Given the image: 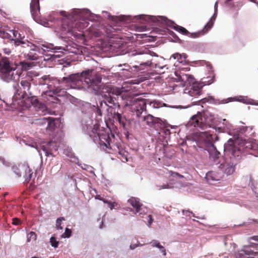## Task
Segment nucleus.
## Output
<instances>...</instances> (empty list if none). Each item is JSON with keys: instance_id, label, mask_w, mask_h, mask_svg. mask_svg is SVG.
<instances>
[{"instance_id": "f257e3e1", "label": "nucleus", "mask_w": 258, "mask_h": 258, "mask_svg": "<svg viewBox=\"0 0 258 258\" xmlns=\"http://www.w3.org/2000/svg\"><path fill=\"white\" fill-rule=\"evenodd\" d=\"M102 78L100 75L93 70L82 72L81 74L76 73L63 77L61 82L66 83L71 88H81L84 87V83L88 86L97 87L100 86Z\"/></svg>"}, {"instance_id": "f03ea898", "label": "nucleus", "mask_w": 258, "mask_h": 258, "mask_svg": "<svg viewBox=\"0 0 258 258\" xmlns=\"http://www.w3.org/2000/svg\"><path fill=\"white\" fill-rule=\"evenodd\" d=\"M32 80L30 78L21 80L20 84L15 87L16 92L13 98V101L18 99L28 98L31 99L34 104H37L38 103L37 97L40 94V92L36 86L32 87L31 84Z\"/></svg>"}, {"instance_id": "7ed1b4c3", "label": "nucleus", "mask_w": 258, "mask_h": 258, "mask_svg": "<svg viewBox=\"0 0 258 258\" xmlns=\"http://www.w3.org/2000/svg\"><path fill=\"white\" fill-rule=\"evenodd\" d=\"M87 134L93 141L99 144L101 148L105 151L111 149V139L109 135L105 131L101 130L98 124L90 127L87 130Z\"/></svg>"}, {"instance_id": "20e7f679", "label": "nucleus", "mask_w": 258, "mask_h": 258, "mask_svg": "<svg viewBox=\"0 0 258 258\" xmlns=\"http://www.w3.org/2000/svg\"><path fill=\"white\" fill-rule=\"evenodd\" d=\"M214 121L215 118L213 116H208L205 113L202 114L198 112L190 118L187 124L189 126H194L204 130L211 127L215 128Z\"/></svg>"}, {"instance_id": "39448f33", "label": "nucleus", "mask_w": 258, "mask_h": 258, "mask_svg": "<svg viewBox=\"0 0 258 258\" xmlns=\"http://www.w3.org/2000/svg\"><path fill=\"white\" fill-rule=\"evenodd\" d=\"M163 20L165 24H167L169 26L173 28L175 30L180 32L183 35H187L189 37L192 38L199 37L201 35H203L207 33L212 28L214 24V22L212 18L204 26V28L201 31L197 33H190L185 28L183 27L177 25L173 21H170L165 18H164Z\"/></svg>"}, {"instance_id": "423d86ee", "label": "nucleus", "mask_w": 258, "mask_h": 258, "mask_svg": "<svg viewBox=\"0 0 258 258\" xmlns=\"http://www.w3.org/2000/svg\"><path fill=\"white\" fill-rule=\"evenodd\" d=\"M88 26L87 22H64L62 24V31L64 34L70 33L77 38H80L82 34L77 31L82 32L83 29Z\"/></svg>"}, {"instance_id": "0eeeda50", "label": "nucleus", "mask_w": 258, "mask_h": 258, "mask_svg": "<svg viewBox=\"0 0 258 258\" xmlns=\"http://www.w3.org/2000/svg\"><path fill=\"white\" fill-rule=\"evenodd\" d=\"M105 92L106 94L102 95L106 103L110 108L119 107V103L117 101L118 96H119L121 91L119 88L115 87L106 88Z\"/></svg>"}, {"instance_id": "6e6552de", "label": "nucleus", "mask_w": 258, "mask_h": 258, "mask_svg": "<svg viewBox=\"0 0 258 258\" xmlns=\"http://www.w3.org/2000/svg\"><path fill=\"white\" fill-rule=\"evenodd\" d=\"M202 137L205 138L206 142H208L211 145V148L209 150L210 159L218 164L217 163V160L220 156V153L217 151L213 143L218 140V137L216 134L211 133V131H206L202 133Z\"/></svg>"}, {"instance_id": "1a4fd4ad", "label": "nucleus", "mask_w": 258, "mask_h": 258, "mask_svg": "<svg viewBox=\"0 0 258 258\" xmlns=\"http://www.w3.org/2000/svg\"><path fill=\"white\" fill-rule=\"evenodd\" d=\"M135 63L136 64L134 67L143 72L148 70L154 64L152 61V57L147 53L138 54L136 58Z\"/></svg>"}, {"instance_id": "9d476101", "label": "nucleus", "mask_w": 258, "mask_h": 258, "mask_svg": "<svg viewBox=\"0 0 258 258\" xmlns=\"http://www.w3.org/2000/svg\"><path fill=\"white\" fill-rule=\"evenodd\" d=\"M127 105L131 106L132 111L136 112L138 117H142V113L146 111V100L145 99L133 98Z\"/></svg>"}, {"instance_id": "9b49d317", "label": "nucleus", "mask_w": 258, "mask_h": 258, "mask_svg": "<svg viewBox=\"0 0 258 258\" xmlns=\"http://www.w3.org/2000/svg\"><path fill=\"white\" fill-rule=\"evenodd\" d=\"M235 157L230 156L229 158L223 159L218 166L219 170L222 174L231 175L235 171V165L236 163L234 161Z\"/></svg>"}, {"instance_id": "f8f14e48", "label": "nucleus", "mask_w": 258, "mask_h": 258, "mask_svg": "<svg viewBox=\"0 0 258 258\" xmlns=\"http://www.w3.org/2000/svg\"><path fill=\"white\" fill-rule=\"evenodd\" d=\"M235 157L230 156L229 158L223 159L218 166L219 170L222 174L231 175L235 171V165L236 163L234 161Z\"/></svg>"}, {"instance_id": "ddd939ff", "label": "nucleus", "mask_w": 258, "mask_h": 258, "mask_svg": "<svg viewBox=\"0 0 258 258\" xmlns=\"http://www.w3.org/2000/svg\"><path fill=\"white\" fill-rule=\"evenodd\" d=\"M141 121H145L146 124L151 127L156 128L161 125L162 120L158 117H155L152 115L148 114L145 116H142V117H139Z\"/></svg>"}, {"instance_id": "4468645a", "label": "nucleus", "mask_w": 258, "mask_h": 258, "mask_svg": "<svg viewBox=\"0 0 258 258\" xmlns=\"http://www.w3.org/2000/svg\"><path fill=\"white\" fill-rule=\"evenodd\" d=\"M58 148L57 143L53 141H50L41 147V150L44 152L46 156H54V153L57 151Z\"/></svg>"}, {"instance_id": "2eb2a0df", "label": "nucleus", "mask_w": 258, "mask_h": 258, "mask_svg": "<svg viewBox=\"0 0 258 258\" xmlns=\"http://www.w3.org/2000/svg\"><path fill=\"white\" fill-rule=\"evenodd\" d=\"M15 37L14 43L16 46H21L22 47H30L32 43L27 40H24V37H21L20 34L18 31L13 30L11 31Z\"/></svg>"}, {"instance_id": "dca6fc26", "label": "nucleus", "mask_w": 258, "mask_h": 258, "mask_svg": "<svg viewBox=\"0 0 258 258\" xmlns=\"http://www.w3.org/2000/svg\"><path fill=\"white\" fill-rule=\"evenodd\" d=\"M224 150L228 151L233 157H239L240 152L239 149L234 146V140L230 139L225 144Z\"/></svg>"}, {"instance_id": "f3484780", "label": "nucleus", "mask_w": 258, "mask_h": 258, "mask_svg": "<svg viewBox=\"0 0 258 258\" xmlns=\"http://www.w3.org/2000/svg\"><path fill=\"white\" fill-rule=\"evenodd\" d=\"M15 171L17 172V170L23 171L22 175L27 182H29L32 177L33 172L27 165H19L18 168H15Z\"/></svg>"}, {"instance_id": "a211bd4d", "label": "nucleus", "mask_w": 258, "mask_h": 258, "mask_svg": "<svg viewBox=\"0 0 258 258\" xmlns=\"http://www.w3.org/2000/svg\"><path fill=\"white\" fill-rule=\"evenodd\" d=\"M13 67L14 65L10 62L8 58L3 57L0 54V72L5 74Z\"/></svg>"}, {"instance_id": "6ab92c4d", "label": "nucleus", "mask_w": 258, "mask_h": 258, "mask_svg": "<svg viewBox=\"0 0 258 258\" xmlns=\"http://www.w3.org/2000/svg\"><path fill=\"white\" fill-rule=\"evenodd\" d=\"M40 124H46L47 130H52L55 127V120L52 117H43L38 120Z\"/></svg>"}, {"instance_id": "aec40b11", "label": "nucleus", "mask_w": 258, "mask_h": 258, "mask_svg": "<svg viewBox=\"0 0 258 258\" xmlns=\"http://www.w3.org/2000/svg\"><path fill=\"white\" fill-rule=\"evenodd\" d=\"M223 175L221 171L220 172L215 171H209L206 174V178L210 183L212 184V182L214 181H218L223 177Z\"/></svg>"}, {"instance_id": "412c9836", "label": "nucleus", "mask_w": 258, "mask_h": 258, "mask_svg": "<svg viewBox=\"0 0 258 258\" xmlns=\"http://www.w3.org/2000/svg\"><path fill=\"white\" fill-rule=\"evenodd\" d=\"M41 96L45 102L49 101L54 103L55 102V101L57 100L56 96V93L52 90H48L43 92L42 93Z\"/></svg>"}, {"instance_id": "4be33fe9", "label": "nucleus", "mask_w": 258, "mask_h": 258, "mask_svg": "<svg viewBox=\"0 0 258 258\" xmlns=\"http://www.w3.org/2000/svg\"><path fill=\"white\" fill-rule=\"evenodd\" d=\"M30 10L34 19L38 16L40 10L39 0H32L30 3Z\"/></svg>"}, {"instance_id": "5701e85b", "label": "nucleus", "mask_w": 258, "mask_h": 258, "mask_svg": "<svg viewBox=\"0 0 258 258\" xmlns=\"http://www.w3.org/2000/svg\"><path fill=\"white\" fill-rule=\"evenodd\" d=\"M203 86L199 83H193L190 90L189 91V94L191 96L197 97L201 95Z\"/></svg>"}, {"instance_id": "b1692460", "label": "nucleus", "mask_w": 258, "mask_h": 258, "mask_svg": "<svg viewBox=\"0 0 258 258\" xmlns=\"http://www.w3.org/2000/svg\"><path fill=\"white\" fill-rule=\"evenodd\" d=\"M128 202L136 209V213H140L142 204L140 203L139 199L132 197L128 199Z\"/></svg>"}, {"instance_id": "393cba45", "label": "nucleus", "mask_w": 258, "mask_h": 258, "mask_svg": "<svg viewBox=\"0 0 258 258\" xmlns=\"http://www.w3.org/2000/svg\"><path fill=\"white\" fill-rule=\"evenodd\" d=\"M14 66H15V67H13L9 71H8V72H6L5 74V76L9 80H16L19 77V75L17 73H15V70L16 68V67L17 66V64L15 63Z\"/></svg>"}, {"instance_id": "a878e982", "label": "nucleus", "mask_w": 258, "mask_h": 258, "mask_svg": "<svg viewBox=\"0 0 258 258\" xmlns=\"http://www.w3.org/2000/svg\"><path fill=\"white\" fill-rule=\"evenodd\" d=\"M152 68H155V71L158 74H164L165 72V70L168 69L166 64H163L160 62L154 64Z\"/></svg>"}, {"instance_id": "bb28decb", "label": "nucleus", "mask_w": 258, "mask_h": 258, "mask_svg": "<svg viewBox=\"0 0 258 258\" xmlns=\"http://www.w3.org/2000/svg\"><path fill=\"white\" fill-rule=\"evenodd\" d=\"M25 58L30 60H36L39 58V55L35 49H32L28 53L24 54Z\"/></svg>"}, {"instance_id": "cd10ccee", "label": "nucleus", "mask_w": 258, "mask_h": 258, "mask_svg": "<svg viewBox=\"0 0 258 258\" xmlns=\"http://www.w3.org/2000/svg\"><path fill=\"white\" fill-rule=\"evenodd\" d=\"M49 77L47 76H44L40 78H38L37 80H36V83L37 85H42L45 84L49 85Z\"/></svg>"}, {"instance_id": "c85d7f7f", "label": "nucleus", "mask_w": 258, "mask_h": 258, "mask_svg": "<svg viewBox=\"0 0 258 258\" xmlns=\"http://www.w3.org/2000/svg\"><path fill=\"white\" fill-rule=\"evenodd\" d=\"M114 117L119 122V123L122 125L123 127H125V118L124 117H122L121 114L117 112L115 113L114 115Z\"/></svg>"}, {"instance_id": "c756f323", "label": "nucleus", "mask_w": 258, "mask_h": 258, "mask_svg": "<svg viewBox=\"0 0 258 258\" xmlns=\"http://www.w3.org/2000/svg\"><path fill=\"white\" fill-rule=\"evenodd\" d=\"M0 37H2L4 39H9L13 41H14L15 40V39L12 38L11 35L9 33L2 29H0Z\"/></svg>"}, {"instance_id": "7c9ffc66", "label": "nucleus", "mask_w": 258, "mask_h": 258, "mask_svg": "<svg viewBox=\"0 0 258 258\" xmlns=\"http://www.w3.org/2000/svg\"><path fill=\"white\" fill-rule=\"evenodd\" d=\"M65 219L64 217H61L57 219L56 221V228L57 230H62L63 227L61 226V222L64 221Z\"/></svg>"}, {"instance_id": "2f4dec72", "label": "nucleus", "mask_w": 258, "mask_h": 258, "mask_svg": "<svg viewBox=\"0 0 258 258\" xmlns=\"http://www.w3.org/2000/svg\"><path fill=\"white\" fill-rule=\"evenodd\" d=\"M20 64L22 66V67L23 69L25 70H27L29 69L30 68L32 67V64H33V62H28L26 61H20Z\"/></svg>"}, {"instance_id": "473e14b6", "label": "nucleus", "mask_w": 258, "mask_h": 258, "mask_svg": "<svg viewBox=\"0 0 258 258\" xmlns=\"http://www.w3.org/2000/svg\"><path fill=\"white\" fill-rule=\"evenodd\" d=\"M37 238V235L36 233L33 232H30L27 236V241L30 242L31 240H35Z\"/></svg>"}, {"instance_id": "72a5a7b5", "label": "nucleus", "mask_w": 258, "mask_h": 258, "mask_svg": "<svg viewBox=\"0 0 258 258\" xmlns=\"http://www.w3.org/2000/svg\"><path fill=\"white\" fill-rule=\"evenodd\" d=\"M72 235V230L68 228H66L65 232L61 235L62 238H69Z\"/></svg>"}, {"instance_id": "f704fd0d", "label": "nucleus", "mask_w": 258, "mask_h": 258, "mask_svg": "<svg viewBox=\"0 0 258 258\" xmlns=\"http://www.w3.org/2000/svg\"><path fill=\"white\" fill-rule=\"evenodd\" d=\"M50 242L52 246L56 248L58 245V242L56 240L55 237L52 236L50 239Z\"/></svg>"}, {"instance_id": "c9c22d12", "label": "nucleus", "mask_w": 258, "mask_h": 258, "mask_svg": "<svg viewBox=\"0 0 258 258\" xmlns=\"http://www.w3.org/2000/svg\"><path fill=\"white\" fill-rule=\"evenodd\" d=\"M172 57L174 59H177V61L179 62H180V63H182L183 62L182 60V58L181 57V55H180V53H175L173 54L172 55Z\"/></svg>"}, {"instance_id": "e433bc0d", "label": "nucleus", "mask_w": 258, "mask_h": 258, "mask_svg": "<svg viewBox=\"0 0 258 258\" xmlns=\"http://www.w3.org/2000/svg\"><path fill=\"white\" fill-rule=\"evenodd\" d=\"M119 154L122 157L121 160L124 162H127V153H126L125 151H120L119 152Z\"/></svg>"}, {"instance_id": "4c0bfd02", "label": "nucleus", "mask_w": 258, "mask_h": 258, "mask_svg": "<svg viewBox=\"0 0 258 258\" xmlns=\"http://www.w3.org/2000/svg\"><path fill=\"white\" fill-rule=\"evenodd\" d=\"M151 243L153 247H157L159 249L163 248V246H162L160 242L157 240H154Z\"/></svg>"}, {"instance_id": "58836bf2", "label": "nucleus", "mask_w": 258, "mask_h": 258, "mask_svg": "<svg viewBox=\"0 0 258 258\" xmlns=\"http://www.w3.org/2000/svg\"><path fill=\"white\" fill-rule=\"evenodd\" d=\"M104 203L107 204L111 210H112L114 208V207L117 205V204L115 202L112 203L111 201H109L106 200H105V201H104Z\"/></svg>"}, {"instance_id": "ea45409f", "label": "nucleus", "mask_w": 258, "mask_h": 258, "mask_svg": "<svg viewBox=\"0 0 258 258\" xmlns=\"http://www.w3.org/2000/svg\"><path fill=\"white\" fill-rule=\"evenodd\" d=\"M207 79H209L208 81H205L204 82L206 83V85H210L214 82V77H209Z\"/></svg>"}, {"instance_id": "a19ab883", "label": "nucleus", "mask_w": 258, "mask_h": 258, "mask_svg": "<svg viewBox=\"0 0 258 258\" xmlns=\"http://www.w3.org/2000/svg\"><path fill=\"white\" fill-rule=\"evenodd\" d=\"M214 7H215V13H214V15L211 18V19L212 18V20L214 22L216 19V13H217V7H218V2H216L215 3Z\"/></svg>"}, {"instance_id": "79ce46f5", "label": "nucleus", "mask_w": 258, "mask_h": 258, "mask_svg": "<svg viewBox=\"0 0 258 258\" xmlns=\"http://www.w3.org/2000/svg\"><path fill=\"white\" fill-rule=\"evenodd\" d=\"M106 106H107V104L106 103L105 100L104 101H101L99 103V105L97 107H99L101 109H104Z\"/></svg>"}, {"instance_id": "37998d69", "label": "nucleus", "mask_w": 258, "mask_h": 258, "mask_svg": "<svg viewBox=\"0 0 258 258\" xmlns=\"http://www.w3.org/2000/svg\"><path fill=\"white\" fill-rule=\"evenodd\" d=\"M19 166H14L13 167V170L14 172V173L18 176V177H21L22 175V172L23 171H20V170H17V172L15 171V168H18Z\"/></svg>"}, {"instance_id": "c03bdc74", "label": "nucleus", "mask_w": 258, "mask_h": 258, "mask_svg": "<svg viewBox=\"0 0 258 258\" xmlns=\"http://www.w3.org/2000/svg\"><path fill=\"white\" fill-rule=\"evenodd\" d=\"M20 223V220L18 218H15L13 219L12 224L15 225H18Z\"/></svg>"}, {"instance_id": "a18cd8bd", "label": "nucleus", "mask_w": 258, "mask_h": 258, "mask_svg": "<svg viewBox=\"0 0 258 258\" xmlns=\"http://www.w3.org/2000/svg\"><path fill=\"white\" fill-rule=\"evenodd\" d=\"M180 55H181V57L182 58V61L183 62L185 61L186 58L187 57V55L185 53L180 54Z\"/></svg>"}, {"instance_id": "49530a36", "label": "nucleus", "mask_w": 258, "mask_h": 258, "mask_svg": "<svg viewBox=\"0 0 258 258\" xmlns=\"http://www.w3.org/2000/svg\"><path fill=\"white\" fill-rule=\"evenodd\" d=\"M96 199H98V200H99L100 201H102L103 202H104V201H105V199L103 198L102 197H101V196L100 195H97L96 196Z\"/></svg>"}, {"instance_id": "de8ad7c7", "label": "nucleus", "mask_w": 258, "mask_h": 258, "mask_svg": "<svg viewBox=\"0 0 258 258\" xmlns=\"http://www.w3.org/2000/svg\"><path fill=\"white\" fill-rule=\"evenodd\" d=\"M160 249L161 250V252L163 253V255L165 256L166 255L165 248L163 246V248H161Z\"/></svg>"}, {"instance_id": "09e8293b", "label": "nucleus", "mask_w": 258, "mask_h": 258, "mask_svg": "<svg viewBox=\"0 0 258 258\" xmlns=\"http://www.w3.org/2000/svg\"><path fill=\"white\" fill-rule=\"evenodd\" d=\"M160 249L161 250V252L163 253V255L165 256L166 255L165 248L163 246V248H161Z\"/></svg>"}, {"instance_id": "8fccbe9b", "label": "nucleus", "mask_w": 258, "mask_h": 258, "mask_svg": "<svg viewBox=\"0 0 258 258\" xmlns=\"http://www.w3.org/2000/svg\"><path fill=\"white\" fill-rule=\"evenodd\" d=\"M185 77L186 80H190V82L192 81L193 77L191 75H185Z\"/></svg>"}, {"instance_id": "3c124183", "label": "nucleus", "mask_w": 258, "mask_h": 258, "mask_svg": "<svg viewBox=\"0 0 258 258\" xmlns=\"http://www.w3.org/2000/svg\"><path fill=\"white\" fill-rule=\"evenodd\" d=\"M102 109H101L99 107H97V112L99 115H100V116L102 115Z\"/></svg>"}, {"instance_id": "603ef678", "label": "nucleus", "mask_w": 258, "mask_h": 258, "mask_svg": "<svg viewBox=\"0 0 258 258\" xmlns=\"http://www.w3.org/2000/svg\"><path fill=\"white\" fill-rule=\"evenodd\" d=\"M148 218H149V224H151L153 222V219L152 217V216L151 215H149L148 216Z\"/></svg>"}, {"instance_id": "864d4df0", "label": "nucleus", "mask_w": 258, "mask_h": 258, "mask_svg": "<svg viewBox=\"0 0 258 258\" xmlns=\"http://www.w3.org/2000/svg\"><path fill=\"white\" fill-rule=\"evenodd\" d=\"M0 161L2 162L3 164H6V161L5 158L2 156H0Z\"/></svg>"}, {"instance_id": "5fc2aeb1", "label": "nucleus", "mask_w": 258, "mask_h": 258, "mask_svg": "<svg viewBox=\"0 0 258 258\" xmlns=\"http://www.w3.org/2000/svg\"><path fill=\"white\" fill-rule=\"evenodd\" d=\"M138 244H131L130 245V248L131 249H134L135 248H136V247H137L138 246Z\"/></svg>"}, {"instance_id": "6e6d98bb", "label": "nucleus", "mask_w": 258, "mask_h": 258, "mask_svg": "<svg viewBox=\"0 0 258 258\" xmlns=\"http://www.w3.org/2000/svg\"><path fill=\"white\" fill-rule=\"evenodd\" d=\"M250 239H253L254 240L258 241V236H253L249 238Z\"/></svg>"}, {"instance_id": "4d7b16f0", "label": "nucleus", "mask_w": 258, "mask_h": 258, "mask_svg": "<svg viewBox=\"0 0 258 258\" xmlns=\"http://www.w3.org/2000/svg\"><path fill=\"white\" fill-rule=\"evenodd\" d=\"M168 184H165L162 186V188H168Z\"/></svg>"}, {"instance_id": "13d9d810", "label": "nucleus", "mask_w": 258, "mask_h": 258, "mask_svg": "<svg viewBox=\"0 0 258 258\" xmlns=\"http://www.w3.org/2000/svg\"><path fill=\"white\" fill-rule=\"evenodd\" d=\"M175 174L176 175H177L178 176L180 177H182V175H181L180 174H179V173H175Z\"/></svg>"}, {"instance_id": "bf43d9fd", "label": "nucleus", "mask_w": 258, "mask_h": 258, "mask_svg": "<svg viewBox=\"0 0 258 258\" xmlns=\"http://www.w3.org/2000/svg\"><path fill=\"white\" fill-rule=\"evenodd\" d=\"M219 130L220 132H223V130L222 128H221V127H219Z\"/></svg>"}, {"instance_id": "052dcab7", "label": "nucleus", "mask_w": 258, "mask_h": 258, "mask_svg": "<svg viewBox=\"0 0 258 258\" xmlns=\"http://www.w3.org/2000/svg\"><path fill=\"white\" fill-rule=\"evenodd\" d=\"M186 212L190 213L192 215L193 217H195V214L192 212H189V211H186Z\"/></svg>"}, {"instance_id": "680f3d73", "label": "nucleus", "mask_w": 258, "mask_h": 258, "mask_svg": "<svg viewBox=\"0 0 258 258\" xmlns=\"http://www.w3.org/2000/svg\"><path fill=\"white\" fill-rule=\"evenodd\" d=\"M250 2L256 3V0H249Z\"/></svg>"}, {"instance_id": "e2e57ef3", "label": "nucleus", "mask_w": 258, "mask_h": 258, "mask_svg": "<svg viewBox=\"0 0 258 258\" xmlns=\"http://www.w3.org/2000/svg\"><path fill=\"white\" fill-rule=\"evenodd\" d=\"M151 104H153V107H155V103L153 102V103H151Z\"/></svg>"}, {"instance_id": "0e129e2a", "label": "nucleus", "mask_w": 258, "mask_h": 258, "mask_svg": "<svg viewBox=\"0 0 258 258\" xmlns=\"http://www.w3.org/2000/svg\"><path fill=\"white\" fill-rule=\"evenodd\" d=\"M223 121H226V120L225 119H224L223 120Z\"/></svg>"}, {"instance_id": "69168bd1", "label": "nucleus", "mask_w": 258, "mask_h": 258, "mask_svg": "<svg viewBox=\"0 0 258 258\" xmlns=\"http://www.w3.org/2000/svg\"><path fill=\"white\" fill-rule=\"evenodd\" d=\"M32 258H38V257H36V256H33V257H32Z\"/></svg>"}, {"instance_id": "338daca9", "label": "nucleus", "mask_w": 258, "mask_h": 258, "mask_svg": "<svg viewBox=\"0 0 258 258\" xmlns=\"http://www.w3.org/2000/svg\"><path fill=\"white\" fill-rule=\"evenodd\" d=\"M7 53H10V51H9V52H6Z\"/></svg>"}, {"instance_id": "774afa93", "label": "nucleus", "mask_w": 258, "mask_h": 258, "mask_svg": "<svg viewBox=\"0 0 258 258\" xmlns=\"http://www.w3.org/2000/svg\"><path fill=\"white\" fill-rule=\"evenodd\" d=\"M184 212H185V211L183 210V211H182L183 213H184Z\"/></svg>"}]
</instances>
